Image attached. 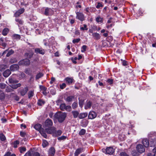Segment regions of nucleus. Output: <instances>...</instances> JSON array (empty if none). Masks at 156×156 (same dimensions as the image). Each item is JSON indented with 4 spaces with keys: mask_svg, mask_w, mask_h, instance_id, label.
Masks as SVG:
<instances>
[{
    "mask_svg": "<svg viewBox=\"0 0 156 156\" xmlns=\"http://www.w3.org/2000/svg\"><path fill=\"white\" fill-rule=\"evenodd\" d=\"M66 116L67 114L65 112H61L55 114V118L58 120L59 123H62L64 122Z\"/></svg>",
    "mask_w": 156,
    "mask_h": 156,
    "instance_id": "obj_1",
    "label": "nucleus"
},
{
    "mask_svg": "<svg viewBox=\"0 0 156 156\" xmlns=\"http://www.w3.org/2000/svg\"><path fill=\"white\" fill-rule=\"evenodd\" d=\"M30 63V60L27 58L22 59L18 62L19 65L25 66H28Z\"/></svg>",
    "mask_w": 156,
    "mask_h": 156,
    "instance_id": "obj_2",
    "label": "nucleus"
},
{
    "mask_svg": "<svg viewBox=\"0 0 156 156\" xmlns=\"http://www.w3.org/2000/svg\"><path fill=\"white\" fill-rule=\"evenodd\" d=\"M75 13L76 15V18L81 21H83L85 20L84 15L82 12L76 11Z\"/></svg>",
    "mask_w": 156,
    "mask_h": 156,
    "instance_id": "obj_3",
    "label": "nucleus"
},
{
    "mask_svg": "<svg viewBox=\"0 0 156 156\" xmlns=\"http://www.w3.org/2000/svg\"><path fill=\"white\" fill-rule=\"evenodd\" d=\"M102 150L103 152H106V154L109 155H112L115 152V150L112 147H108L105 149H103Z\"/></svg>",
    "mask_w": 156,
    "mask_h": 156,
    "instance_id": "obj_4",
    "label": "nucleus"
},
{
    "mask_svg": "<svg viewBox=\"0 0 156 156\" xmlns=\"http://www.w3.org/2000/svg\"><path fill=\"white\" fill-rule=\"evenodd\" d=\"M28 91V88L27 87L24 88L21 87L20 89L19 92L22 96H24L26 95Z\"/></svg>",
    "mask_w": 156,
    "mask_h": 156,
    "instance_id": "obj_5",
    "label": "nucleus"
},
{
    "mask_svg": "<svg viewBox=\"0 0 156 156\" xmlns=\"http://www.w3.org/2000/svg\"><path fill=\"white\" fill-rule=\"evenodd\" d=\"M45 130L46 133L48 134L54 135L56 133V128L54 127H48V128H45Z\"/></svg>",
    "mask_w": 156,
    "mask_h": 156,
    "instance_id": "obj_6",
    "label": "nucleus"
},
{
    "mask_svg": "<svg viewBox=\"0 0 156 156\" xmlns=\"http://www.w3.org/2000/svg\"><path fill=\"white\" fill-rule=\"evenodd\" d=\"M33 49L34 50L35 53L37 54H40L44 55L45 53V50L42 48H34Z\"/></svg>",
    "mask_w": 156,
    "mask_h": 156,
    "instance_id": "obj_7",
    "label": "nucleus"
},
{
    "mask_svg": "<svg viewBox=\"0 0 156 156\" xmlns=\"http://www.w3.org/2000/svg\"><path fill=\"white\" fill-rule=\"evenodd\" d=\"M25 11V9L23 8H21L18 9L14 14V16L17 18L23 13Z\"/></svg>",
    "mask_w": 156,
    "mask_h": 156,
    "instance_id": "obj_8",
    "label": "nucleus"
},
{
    "mask_svg": "<svg viewBox=\"0 0 156 156\" xmlns=\"http://www.w3.org/2000/svg\"><path fill=\"white\" fill-rule=\"evenodd\" d=\"M97 114L94 111H90L89 113L88 118L89 119H93L97 116Z\"/></svg>",
    "mask_w": 156,
    "mask_h": 156,
    "instance_id": "obj_9",
    "label": "nucleus"
},
{
    "mask_svg": "<svg viewBox=\"0 0 156 156\" xmlns=\"http://www.w3.org/2000/svg\"><path fill=\"white\" fill-rule=\"evenodd\" d=\"M52 125L53 122L51 119L48 118L45 120L44 122V126L45 127H50Z\"/></svg>",
    "mask_w": 156,
    "mask_h": 156,
    "instance_id": "obj_10",
    "label": "nucleus"
},
{
    "mask_svg": "<svg viewBox=\"0 0 156 156\" xmlns=\"http://www.w3.org/2000/svg\"><path fill=\"white\" fill-rule=\"evenodd\" d=\"M137 151L140 153H142L145 151V149L143 146L142 144L137 145L136 147Z\"/></svg>",
    "mask_w": 156,
    "mask_h": 156,
    "instance_id": "obj_11",
    "label": "nucleus"
},
{
    "mask_svg": "<svg viewBox=\"0 0 156 156\" xmlns=\"http://www.w3.org/2000/svg\"><path fill=\"white\" fill-rule=\"evenodd\" d=\"M19 66L18 64H14L11 65L10 67V70L14 71L18 70L19 69Z\"/></svg>",
    "mask_w": 156,
    "mask_h": 156,
    "instance_id": "obj_12",
    "label": "nucleus"
},
{
    "mask_svg": "<svg viewBox=\"0 0 156 156\" xmlns=\"http://www.w3.org/2000/svg\"><path fill=\"white\" fill-rule=\"evenodd\" d=\"M92 36L94 40H97L100 39L101 37L100 34L97 32L93 33Z\"/></svg>",
    "mask_w": 156,
    "mask_h": 156,
    "instance_id": "obj_13",
    "label": "nucleus"
},
{
    "mask_svg": "<svg viewBox=\"0 0 156 156\" xmlns=\"http://www.w3.org/2000/svg\"><path fill=\"white\" fill-rule=\"evenodd\" d=\"M92 105V103L90 101L87 100L86 102V104L84 106V108L85 109H90L91 108V105Z\"/></svg>",
    "mask_w": 156,
    "mask_h": 156,
    "instance_id": "obj_14",
    "label": "nucleus"
},
{
    "mask_svg": "<svg viewBox=\"0 0 156 156\" xmlns=\"http://www.w3.org/2000/svg\"><path fill=\"white\" fill-rule=\"evenodd\" d=\"M55 150L54 147H51L48 151V154L51 156H54L55 153Z\"/></svg>",
    "mask_w": 156,
    "mask_h": 156,
    "instance_id": "obj_15",
    "label": "nucleus"
},
{
    "mask_svg": "<svg viewBox=\"0 0 156 156\" xmlns=\"http://www.w3.org/2000/svg\"><path fill=\"white\" fill-rule=\"evenodd\" d=\"M53 12V10L51 8L47 7L45 9L44 14L46 16H48L50 15V13Z\"/></svg>",
    "mask_w": 156,
    "mask_h": 156,
    "instance_id": "obj_16",
    "label": "nucleus"
},
{
    "mask_svg": "<svg viewBox=\"0 0 156 156\" xmlns=\"http://www.w3.org/2000/svg\"><path fill=\"white\" fill-rule=\"evenodd\" d=\"M142 143L145 147H148L149 146V141L148 139H143L142 140Z\"/></svg>",
    "mask_w": 156,
    "mask_h": 156,
    "instance_id": "obj_17",
    "label": "nucleus"
},
{
    "mask_svg": "<svg viewBox=\"0 0 156 156\" xmlns=\"http://www.w3.org/2000/svg\"><path fill=\"white\" fill-rule=\"evenodd\" d=\"M34 54V52L32 51H31L26 53L24 55L27 58L29 59H31L32 58Z\"/></svg>",
    "mask_w": 156,
    "mask_h": 156,
    "instance_id": "obj_18",
    "label": "nucleus"
},
{
    "mask_svg": "<svg viewBox=\"0 0 156 156\" xmlns=\"http://www.w3.org/2000/svg\"><path fill=\"white\" fill-rule=\"evenodd\" d=\"M65 81L69 85L72 84L73 81H74V80L73 78L69 77H67L65 79Z\"/></svg>",
    "mask_w": 156,
    "mask_h": 156,
    "instance_id": "obj_19",
    "label": "nucleus"
},
{
    "mask_svg": "<svg viewBox=\"0 0 156 156\" xmlns=\"http://www.w3.org/2000/svg\"><path fill=\"white\" fill-rule=\"evenodd\" d=\"M42 125L41 124L37 123L34 126V128L36 129L39 131V132L40 131V130H41V129H43L42 128Z\"/></svg>",
    "mask_w": 156,
    "mask_h": 156,
    "instance_id": "obj_20",
    "label": "nucleus"
},
{
    "mask_svg": "<svg viewBox=\"0 0 156 156\" xmlns=\"http://www.w3.org/2000/svg\"><path fill=\"white\" fill-rule=\"evenodd\" d=\"M10 70L7 69L5 70L3 73V76L5 77H7L11 74Z\"/></svg>",
    "mask_w": 156,
    "mask_h": 156,
    "instance_id": "obj_21",
    "label": "nucleus"
},
{
    "mask_svg": "<svg viewBox=\"0 0 156 156\" xmlns=\"http://www.w3.org/2000/svg\"><path fill=\"white\" fill-rule=\"evenodd\" d=\"M71 113L72 114L73 117L74 118H76L79 116V113L76 110H73L72 111Z\"/></svg>",
    "mask_w": 156,
    "mask_h": 156,
    "instance_id": "obj_22",
    "label": "nucleus"
},
{
    "mask_svg": "<svg viewBox=\"0 0 156 156\" xmlns=\"http://www.w3.org/2000/svg\"><path fill=\"white\" fill-rule=\"evenodd\" d=\"M88 114L87 112L80 113L79 114L78 117L80 119H84L87 116Z\"/></svg>",
    "mask_w": 156,
    "mask_h": 156,
    "instance_id": "obj_23",
    "label": "nucleus"
},
{
    "mask_svg": "<svg viewBox=\"0 0 156 156\" xmlns=\"http://www.w3.org/2000/svg\"><path fill=\"white\" fill-rule=\"evenodd\" d=\"M74 98L73 96H69L66 98H64L65 101L67 102H70L72 101L73 99Z\"/></svg>",
    "mask_w": 156,
    "mask_h": 156,
    "instance_id": "obj_24",
    "label": "nucleus"
},
{
    "mask_svg": "<svg viewBox=\"0 0 156 156\" xmlns=\"http://www.w3.org/2000/svg\"><path fill=\"white\" fill-rule=\"evenodd\" d=\"M83 148H78L76 149L74 153L75 156H78L79 154L83 151Z\"/></svg>",
    "mask_w": 156,
    "mask_h": 156,
    "instance_id": "obj_25",
    "label": "nucleus"
},
{
    "mask_svg": "<svg viewBox=\"0 0 156 156\" xmlns=\"http://www.w3.org/2000/svg\"><path fill=\"white\" fill-rule=\"evenodd\" d=\"M109 31L108 30H106L104 29H103L101 30V33H103L102 35L105 37H107L108 36V33Z\"/></svg>",
    "mask_w": 156,
    "mask_h": 156,
    "instance_id": "obj_26",
    "label": "nucleus"
},
{
    "mask_svg": "<svg viewBox=\"0 0 156 156\" xmlns=\"http://www.w3.org/2000/svg\"><path fill=\"white\" fill-rule=\"evenodd\" d=\"M9 32V28H4L2 31V34L4 36L7 35V34Z\"/></svg>",
    "mask_w": 156,
    "mask_h": 156,
    "instance_id": "obj_27",
    "label": "nucleus"
},
{
    "mask_svg": "<svg viewBox=\"0 0 156 156\" xmlns=\"http://www.w3.org/2000/svg\"><path fill=\"white\" fill-rule=\"evenodd\" d=\"M5 95L4 92L0 90V100L2 101L5 99Z\"/></svg>",
    "mask_w": 156,
    "mask_h": 156,
    "instance_id": "obj_28",
    "label": "nucleus"
},
{
    "mask_svg": "<svg viewBox=\"0 0 156 156\" xmlns=\"http://www.w3.org/2000/svg\"><path fill=\"white\" fill-rule=\"evenodd\" d=\"M44 129H41V130H40L39 133L44 138H47V136Z\"/></svg>",
    "mask_w": 156,
    "mask_h": 156,
    "instance_id": "obj_29",
    "label": "nucleus"
},
{
    "mask_svg": "<svg viewBox=\"0 0 156 156\" xmlns=\"http://www.w3.org/2000/svg\"><path fill=\"white\" fill-rule=\"evenodd\" d=\"M45 102L42 99H39L37 102V104L39 106H42L44 105Z\"/></svg>",
    "mask_w": 156,
    "mask_h": 156,
    "instance_id": "obj_30",
    "label": "nucleus"
},
{
    "mask_svg": "<svg viewBox=\"0 0 156 156\" xmlns=\"http://www.w3.org/2000/svg\"><path fill=\"white\" fill-rule=\"evenodd\" d=\"M96 21L98 23H102L103 22V18L101 17L100 16H98L96 18Z\"/></svg>",
    "mask_w": 156,
    "mask_h": 156,
    "instance_id": "obj_31",
    "label": "nucleus"
},
{
    "mask_svg": "<svg viewBox=\"0 0 156 156\" xmlns=\"http://www.w3.org/2000/svg\"><path fill=\"white\" fill-rule=\"evenodd\" d=\"M12 37L13 39H20L21 37L19 34H14L12 35Z\"/></svg>",
    "mask_w": 156,
    "mask_h": 156,
    "instance_id": "obj_32",
    "label": "nucleus"
},
{
    "mask_svg": "<svg viewBox=\"0 0 156 156\" xmlns=\"http://www.w3.org/2000/svg\"><path fill=\"white\" fill-rule=\"evenodd\" d=\"M78 100L79 106L81 108H82L84 103V100L82 99H80V98H78Z\"/></svg>",
    "mask_w": 156,
    "mask_h": 156,
    "instance_id": "obj_33",
    "label": "nucleus"
},
{
    "mask_svg": "<svg viewBox=\"0 0 156 156\" xmlns=\"http://www.w3.org/2000/svg\"><path fill=\"white\" fill-rule=\"evenodd\" d=\"M9 82L11 83H16L18 82V81L10 77L9 79Z\"/></svg>",
    "mask_w": 156,
    "mask_h": 156,
    "instance_id": "obj_34",
    "label": "nucleus"
},
{
    "mask_svg": "<svg viewBox=\"0 0 156 156\" xmlns=\"http://www.w3.org/2000/svg\"><path fill=\"white\" fill-rule=\"evenodd\" d=\"M15 21L17 23V24L22 25L23 23V21L21 19L18 18H16L15 19Z\"/></svg>",
    "mask_w": 156,
    "mask_h": 156,
    "instance_id": "obj_35",
    "label": "nucleus"
},
{
    "mask_svg": "<svg viewBox=\"0 0 156 156\" xmlns=\"http://www.w3.org/2000/svg\"><path fill=\"white\" fill-rule=\"evenodd\" d=\"M30 151L31 153V156H40V154L38 152L34 151L33 150Z\"/></svg>",
    "mask_w": 156,
    "mask_h": 156,
    "instance_id": "obj_36",
    "label": "nucleus"
},
{
    "mask_svg": "<svg viewBox=\"0 0 156 156\" xmlns=\"http://www.w3.org/2000/svg\"><path fill=\"white\" fill-rule=\"evenodd\" d=\"M6 139V137L5 135L2 133H0V140L2 141H4Z\"/></svg>",
    "mask_w": 156,
    "mask_h": 156,
    "instance_id": "obj_37",
    "label": "nucleus"
},
{
    "mask_svg": "<svg viewBox=\"0 0 156 156\" xmlns=\"http://www.w3.org/2000/svg\"><path fill=\"white\" fill-rule=\"evenodd\" d=\"M66 106V105L65 103H62L60 105L59 108L61 110L64 111L65 110Z\"/></svg>",
    "mask_w": 156,
    "mask_h": 156,
    "instance_id": "obj_38",
    "label": "nucleus"
},
{
    "mask_svg": "<svg viewBox=\"0 0 156 156\" xmlns=\"http://www.w3.org/2000/svg\"><path fill=\"white\" fill-rule=\"evenodd\" d=\"M48 144V143L47 142V141L46 140H44L43 141V142L42 143V146L44 147H46Z\"/></svg>",
    "mask_w": 156,
    "mask_h": 156,
    "instance_id": "obj_39",
    "label": "nucleus"
},
{
    "mask_svg": "<svg viewBox=\"0 0 156 156\" xmlns=\"http://www.w3.org/2000/svg\"><path fill=\"white\" fill-rule=\"evenodd\" d=\"M43 75L44 74L43 73H42L39 72L36 75V80H38L41 78V77H42Z\"/></svg>",
    "mask_w": 156,
    "mask_h": 156,
    "instance_id": "obj_40",
    "label": "nucleus"
},
{
    "mask_svg": "<svg viewBox=\"0 0 156 156\" xmlns=\"http://www.w3.org/2000/svg\"><path fill=\"white\" fill-rule=\"evenodd\" d=\"M34 95V91L31 90L29 91L28 94V96L29 98H32Z\"/></svg>",
    "mask_w": 156,
    "mask_h": 156,
    "instance_id": "obj_41",
    "label": "nucleus"
},
{
    "mask_svg": "<svg viewBox=\"0 0 156 156\" xmlns=\"http://www.w3.org/2000/svg\"><path fill=\"white\" fill-rule=\"evenodd\" d=\"M20 152L21 153H23L24 152L26 151L27 149L25 147H21L19 148Z\"/></svg>",
    "mask_w": 156,
    "mask_h": 156,
    "instance_id": "obj_42",
    "label": "nucleus"
},
{
    "mask_svg": "<svg viewBox=\"0 0 156 156\" xmlns=\"http://www.w3.org/2000/svg\"><path fill=\"white\" fill-rule=\"evenodd\" d=\"M21 86V84L20 83H18L12 85V88L13 89H16L18 87H20Z\"/></svg>",
    "mask_w": 156,
    "mask_h": 156,
    "instance_id": "obj_43",
    "label": "nucleus"
},
{
    "mask_svg": "<svg viewBox=\"0 0 156 156\" xmlns=\"http://www.w3.org/2000/svg\"><path fill=\"white\" fill-rule=\"evenodd\" d=\"M72 108L73 109H75L78 107L77 102H73L72 105Z\"/></svg>",
    "mask_w": 156,
    "mask_h": 156,
    "instance_id": "obj_44",
    "label": "nucleus"
},
{
    "mask_svg": "<svg viewBox=\"0 0 156 156\" xmlns=\"http://www.w3.org/2000/svg\"><path fill=\"white\" fill-rule=\"evenodd\" d=\"M14 51L13 50L11 49L8 52L6 56L7 57H9L11 55H12L14 53Z\"/></svg>",
    "mask_w": 156,
    "mask_h": 156,
    "instance_id": "obj_45",
    "label": "nucleus"
},
{
    "mask_svg": "<svg viewBox=\"0 0 156 156\" xmlns=\"http://www.w3.org/2000/svg\"><path fill=\"white\" fill-rule=\"evenodd\" d=\"M86 131L84 129H82L80 131L79 134L80 136H82L84 135L86 133Z\"/></svg>",
    "mask_w": 156,
    "mask_h": 156,
    "instance_id": "obj_46",
    "label": "nucleus"
},
{
    "mask_svg": "<svg viewBox=\"0 0 156 156\" xmlns=\"http://www.w3.org/2000/svg\"><path fill=\"white\" fill-rule=\"evenodd\" d=\"M7 66L5 65H0V71H4L6 68Z\"/></svg>",
    "mask_w": 156,
    "mask_h": 156,
    "instance_id": "obj_47",
    "label": "nucleus"
},
{
    "mask_svg": "<svg viewBox=\"0 0 156 156\" xmlns=\"http://www.w3.org/2000/svg\"><path fill=\"white\" fill-rule=\"evenodd\" d=\"M121 61H122V65L124 66H126L129 65V63L128 62L125 60H123L121 59Z\"/></svg>",
    "mask_w": 156,
    "mask_h": 156,
    "instance_id": "obj_48",
    "label": "nucleus"
},
{
    "mask_svg": "<svg viewBox=\"0 0 156 156\" xmlns=\"http://www.w3.org/2000/svg\"><path fill=\"white\" fill-rule=\"evenodd\" d=\"M67 138V136H62L60 137H58V140L60 141L62 140H65Z\"/></svg>",
    "mask_w": 156,
    "mask_h": 156,
    "instance_id": "obj_49",
    "label": "nucleus"
},
{
    "mask_svg": "<svg viewBox=\"0 0 156 156\" xmlns=\"http://www.w3.org/2000/svg\"><path fill=\"white\" fill-rule=\"evenodd\" d=\"M20 144V142L19 140H16L13 143V147L14 148H17L18 147V145Z\"/></svg>",
    "mask_w": 156,
    "mask_h": 156,
    "instance_id": "obj_50",
    "label": "nucleus"
},
{
    "mask_svg": "<svg viewBox=\"0 0 156 156\" xmlns=\"http://www.w3.org/2000/svg\"><path fill=\"white\" fill-rule=\"evenodd\" d=\"M39 88L42 91H47V88L43 85H40L39 86Z\"/></svg>",
    "mask_w": 156,
    "mask_h": 156,
    "instance_id": "obj_51",
    "label": "nucleus"
},
{
    "mask_svg": "<svg viewBox=\"0 0 156 156\" xmlns=\"http://www.w3.org/2000/svg\"><path fill=\"white\" fill-rule=\"evenodd\" d=\"M83 27H80V29L81 30H87L88 28L87 27V26L86 24H84L83 25Z\"/></svg>",
    "mask_w": 156,
    "mask_h": 156,
    "instance_id": "obj_52",
    "label": "nucleus"
},
{
    "mask_svg": "<svg viewBox=\"0 0 156 156\" xmlns=\"http://www.w3.org/2000/svg\"><path fill=\"white\" fill-rule=\"evenodd\" d=\"M13 91V90L10 87L7 86L6 88L5 91L6 92H12Z\"/></svg>",
    "mask_w": 156,
    "mask_h": 156,
    "instance_id": "obj_53",
    "label": "nucleus"
},
{
    "mask_svg": "<svg viewBox=\"0 0 156 156\" xmlns=\"http://www.w3.org/2000/svg\"><path fill=\"white\" fill-rule=\"evenodd\" d=\"M65 110L67 112H69L72 110V108L70 105H66Z\"/></svg>",
    "mask_w": 156,
    "mask_h": 156,
    "instance_id": "obj_54",
    "label": "nucleus"
},
{
    "mask_svg": "<svg viewBox=\"0 0 156 156\" xmlns=\"http://www.w3.org/2000/svg\"><path fill=\"white\" fill-rule=\"evenodd\" d=\"M106 82L111 85L113 83V80L112 79H108L106 81Z\"/></svg>",
    "mask_w": 156,
    "mask_h": 156,
    "instance_id": "obj_55",
    "label": "nucleus"
},
{
    "mask_svg": "<svg viewBox=\"0 0 156 156\" xmlns=\"http://www.w3.org/2000/svg\"><path fill=\"white\" fill-rule=\"evenodd\" d=\"M87 46L86 45H83L81 48V51L83 52L86 51Z\"/></svg>",
    "mask_w": 156,
    "mask_h": 156,
    "instance_id": "obj_56",
    "label": "nucleus"
},
{
    "mask_svg": "<svg viewBox=\"0 0 156 156\" xmlns=\"http://www.w3.org/2000/svg\"><path fill=\"white\" fill-rule=\"evenodd\" d=\"M103 5L101 3L98 2H97V5L96 7L97 9H99L100 7H103Z\"/></svg>",
    "mask_w": 156,
    "mask_h": 156,
    "instance_id": "obj_57",
    "label": "nucleus"
},
{
    "mask_svg": "<svg viewBox=\"0 0 156 156\" xmlns=\"http://www.w3.org/2000/svg\"><path fill=\"white\" fill-rule=\"evenodd\" d=\"M30 151H32V150L31 149H30L29 151L27 152L24 155V156H31V152Z\"/></svg>",
    "mask_w": 156,
    "mask_h": 156,
    "instance_id": "obj_58",
    "label": "nucleus"
},
{
    "mask_svg": "<svg viewBox=\"0 0 156 156\" xmlns=\"http://www.w3.org/2000/svg\"><path fill=\"white\" fill-rule=\"evenodd\" d=\"M10 62L12 63H15L17 62V60L16 58H11L10 60Z\"/></svg>",
    "mask_w": 156,
    "mask_h": 156,
    "instance_id": "obj_59",
    "label": "nucleus"
},
{
    "mask_svg": "<svg viewBox=\"0 0 156 156\" xmlns=\"http://www.w3.org/2000/svg\"><path fill=\"white\" fill-rule=\"evenodd\" d=\"M80 41V38H78L77 39H74L73 40V43L74 44L76 43H78Z\"/></svg>",
    "mask_w": 156,
    "mask_h": 156,
    "instance_id": "obj_60",
    "label": "nucleus"
},
{
    "mask_svg": "<svg viewBox=\"0 0 156 156\" xmlns=\"http://www.w3.org/2000/svg\"><path fill=\"white\" fill-rule=\"evenodd\" d=\"M20 135L21 137H24L26 135V133L24 132L20 131Z\"/></svg>",
    "mask_w": 156,
    "mask_h": 156,
    "instance_id": "obj_61",
    "label": "nucleus"
},
{
    "mask_svg": "<svg viewBox=\"0 0 156 156\" xmlns=\"http://www.w3.org/2000/svg\"><path fill=\"white\" fill-rule=\"evenodd\" d=\"M66 86V84L64 83H62V84L60 85V87L61 89L65 88Z\"/></svg>",
    "mask_w": 156,
    "mask_h": 156,
    "instance_id": "obj_62",
    "label": "nucleus"
},
{
    "mask_svg": "<svg viewBox=\"0 0 156 156\" xmlns=\"http://www.w3.org/2000/svg\"><path fill=\"white\" fill-rule=\"evenodd\" d=\"M62 133V131L61 130H58L56 131V133L55 134L56 135L58 136H60Z\"/></svg>",
    "mask_w": 156,
    "mask_h": 156,
    "instance_id": "obj_63",
    "label": "nucleus"
},
{
    "mask_svg": "<svg viewBox=\"0 0 156 156\" xmlns=\"http://www.w3.org/2000/svg\"><path fill=\"white\" fill-rule=\"evenodd\" d=\"M121 156H129L128 155L126 152H122L120 153Z\"/></svg>",
    "mask_w": 156,
    "mask_h": 156,
    "instance_id": "obj_64",
    "label": "nucleus"
}]
</instances>
